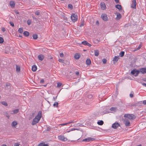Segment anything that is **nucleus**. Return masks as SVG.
<instances>
[{
	"instance_id": "40",
	"label": "nucleus",
	"mask_w": 146,
	"mask_h": 146,
	"mask_svg": "<svg viewBox=\"0 0 146 146\" xmlns=\"http://www.w3.org/2000/svg\"><path fill=\"white\" fill-rule=\"evenodd\" d=\"M102 62L104 64H105L107 62V60L105 59L104 58L102 59Z\"/></svg>"
},
{
	"instance_id": "38",
	"label": "nucleus",
	"mask_w": 146,
	"mask_h": 146,
	"mask_svg": "<svg viewBox=\"0 0 146 146\" xmlns=\"http://www.w3.org/2000/svg\"><path fill=\"white\" fill-rule=\"evenodd\" d=\"M3 41L4 40L3 38L2 37H0V43H3Z\"/></svg>"
},
{
	"instance_id": "56",
	"label": "nucleus",
	"mask_w": 146,
	"mask_h": 146,
	"mask_svg": "<svg viewBox=\"0 0 146 146\" xmlns=\"http://www.w3.org/2000/svg\"><path fill=\"white\" fill-rule=\"evenodd\" d=\"M115 2L117 3H119V0H114Z\"/></svg>"
},
{
	"instance_id": "52",
	"label": "nucleus",
	"mask_w": 146,
	"mask_h": 146,
	"mask_svg": "<svg viewBox=\"0 0 146 146\" xmlns=\"http://www.w3.org/2000/svg\"><path fill=\"white\" fill-rule=\"evenodd\" d=\"M143 103L145 105H146V100L143 101Z\"/></svg>"
},
{
	"instance_id": "36",
	"label": "nucleus",
	"mask_w": 146,
	"mask_h": 146,
	"mask_svg": "<svg viewBox=\"0 0 146 146\" xmlns=\"http://www.w3.org/2000/svg\"><path fill=\"white\" fill-rule=\"evenodd\" d=\"M68 7L69 9H72L73 7H72V5H71V4H69L68 5Z\"/></svg>"
},
{
	"instance_id": "18",
	"label": "nucleus",
	"mask_w": 146,
	"mask_h": 146,
	"mask_svg": "<svg viewBox=\"0 0 146 146\" xmlns=\"http://www.w3.org/2000/svg\"><path fill=\"white\" fill-rule=\"evenodd\" d=\"M116 110V108L114 107H111L110 109V111H109V112H112L113 111H115Z\"/></svg>"
},
{
	"instance_id": "42",
	"label": "nucleus",
	"mask_w": 146,
	"mask_h": 146,
	"mask_svg": "<svg viewBox=\"0 0 146 146\" xmlns=\"http://www.w3.org/2000/svg\"><path fill=\"white\" fill-rule=\"evenodd\" d=\"M9 23L13 27H14V24L13 23V22H10Z\"/></svg>"
},
{
	"instance_id": "31",
	"label": "nucleus",
	"mask_w": 146,
	"mask_h": 146,
	"mask_svg": "<svg viewBox=\"0 0 146 146\" xmlns=\"http://www.w3.org/2000/svg\"><path fill=\"white\" fill-rule=\"evenodd\" d=\"M58 102H55L53 104V106L55 107H57L58 106Z\"/></svg>"
},
{
	"instance_id": "41",
	"label": "nucleus",
	"mask_w": 146,
	"mask_h": 146,
	"mask_svg": "<svg viewBox=\"0 0 146 146\" xmlns=\"http://www.w3.org/2000/svg\"><path fill=\"white\" fill-rule=\"evenodd\" d=\"M84 25V21H82V22L81 24L80 25V27H82Z\"/></svg>"
},
{
	"instance_id": "6",
	"label": "nucleus",
	"mask_w": 146,
	"mask_h": 146,
	"mask_svg": "<svg viewBox=\"0 0 146 146\" xmlns=\"http://www.w3.org/2000/svg\"><path fill=\"white\" fill-rule=\"evenodd\" d=\"M124 117H125V118H127V119H133V116L132 115L129 114H125L124 115Z\"/></svg>"
},
{
	"instance_id": "20",
	"label": "nucleus",
	"mask_w": 146,
	"mask_h": 146,
	"mask_svg": "<svg viewBox=\"0 0 146 146\" xmlns=\"http://www.w3.org/2000/svg\"><path fill=\"white\" fill-rule=\"evenodd\" d=\"M17 123L16 121H13L11 124V125L12 127H15L16 125H17Z\"/></svg>"
},
{
	"instance_id": "25",
	"label": "nucleus",
	"mask_w": 146,
	"mask_h": 146,
	"mask_svg": "<svg viewBox=\"0 0 146 146\" xmlns=\"http://www.w3.org/2000/svg\"><path fill=\"white\" fill-rule=\"evenodd\" d=\"M29 33L27 31H25L23 33V35L24 36H27L29 35Z\"/></svg>"
},
{
	"instance_id": "27",
	"label": "nucleus",
	"mask_w": 146,
	"mask_h": 146,
	"mask_svg": "<svg viewBox=\"0 0 146 146\" xmlns=\"http://www.w3.org/2000/svg\"><path fill=\"white\" fill-rule=\"evenodd\" d=\"M6 87L5 88L6 89H8L9 88H10V84L8 83H7L6 84Z\"/></svg>"
},
{
	"instance_id": "26",
	"label": "nucleus",
	"mask_w": 146,
	"mask_h": 146,
	"mask_svg": "<svg viewBox=\"0 0 146 146\" xmlns=\"http://www.w3.org/2000/svg\"><path fill=\"white\" fill-rule=\"evenodd\" d=\"M119 59V56H115V57L113 58V61H114L115 62H117Z\"/></svg>"
},
{
	"instance_id": "13",
	"label": "nucleus",
	"mask_w": 146,
	"mask_h": 146,
	"mask_svg": "<svg viewBox=\"0 0 146 146\" xmlns=\"http://www.w3.org/2000/svg\"><path fill=\"white\" fill-rule=\"evenodd\" d=\"M139 71L142 74L146 73V67L145 68H142L139 70Z\"/></svg>"
},
{
	"instance_id": "22",
	"label": "nucleus",
	"mask_w": 146,
	"mask_h": 146,
	"mask_svg": "<svg viewBox=\"0 0 146 146\" xmlns=\"http://www.w3.org/2000/svg\"><path fill=\"white\" fill-rule=\"evenodd\" d=\"M86 62V64L88 65H90L91 64V61L90 59H87Z\"/></svg>"
},
{
	"instance_id": "43",
	"label": "nucleus",
	"mask_w": 146,
	"mask_h": 146,
	"mask_svg": "<svg viewBox=\"0 0 146 146\" xmlns=\"http://www.w3.org/2000/svg\"><path fill=\"white\" fill-rule=\"evenodd\" d=\"M67 124H68V123H62L60 124V125H62V126H64L67 125Z\"/></svg>"
},
{
	"instance_id": "45",
	"label": "nucleus",
	"mask_w": 146,
	"mask_h": 146,
	"mask_svg": "<svg viewBox=\"0 0 146 146\" xmlns=\"http://www.w3.org/2000/svg\"><path fill=\"white\" fill-rule=\"evenodd\" d=\"M35 14L37 15H38L40 13L39 11H36L35 12Z\"/></svg>"
},
{
	"instance_id": "59",
	"label": "nucleus",
	"mask_w": 146,
	"mask_h": 146,
	"mask_svg": "<svg viewBox=\"0 0 146 146\" xmlns=\"http://www.w3.org/2000/svg\"><path fill=\"white\" fill-rule=\"evenodd\" d=\"M44 82V80L43 79H42L41 80L40 82Z\"/></svg>"
},
{
	"instance_id": "60",
	"label": "nucleus",
	"mask_w": 146,
	"mask_h": 146,
	"mask_svg": "<svg viewBox=\"0 0 146 146\" xmlns=\"http://www.w3.org/2000/svg\"><path fill=\"white\" fill-rule=\"evenodd\" d=\"M76 130V129H74V128L72 129H71V130H70V131H73V130Z\"/></svg>"
},
{
	"instance_id": "64",
	"label": "nucleus",
	"mask_w": 146,
	"mask_h": 146,
	"mask_svg": "<svg viewBox=\"0 0 146 146\" xmlns=\"http://www.w3.org/2000/svg\"><path fill=\"white\" fill-rule=\"evenodd\" d=\"M143 80L144 81H146V80H145V79H143Z\"/></svg>"
},
{
	"instance_id": "11",
	"label": "nucleus",
	"mask_w": 146,
	"mask_h": 146,
	"mask_svg": "<svg viewBox=\"0 0 146 146\" xmlns=\"http://www.w3.org/2000/svg\"><path fill=\"white\" fill-rule=\"evenodd\" d=\"M9 4L11 7L12 8H13L15 7V2L13 1H10V2Z\"/></svg>"
},
{
	"instance_id": "48",
	"label": "nucleus",
	"mask_w": 146,
	"mask_h": 146,
	"mask_svg": "<svg viewBox=\"0 0 146 146\" xmlns=\"http://www.w3.org/2000/svg\"><path fill=\"white\" fill-rule=\"evenodd\" d=\"M141 47V45H139V46L137 47V48L136 49V50H139V49H140V48Z\"/></svg>"
},
{
	"instance_id": "14",
	"label": "nucleus",
	"mask_w": 146,
	"mask_h": 146,
	"mask_svg": "<svg viewBox=\"0 0 146 146\" xmlns=\"http://www.w3.org/2000/svg\"><path fill=\"white\" fill-rule=\"evenodd\" d=\"M38 58L40 60L42 61L44 58V56L42 54H40L38 55Z\"/></svg>"
},
{
	"instance_id": "32",
	"label": "nucleus",
	"mask_w": 146,
	"mask_h": 146,
	"mask_svg": "<svg viewBox=\"0 0 146 146\" xmlns=\"http://www.w3.org/2000/svg\"><path fill=\"white\" fill-rule=\"evenodd\" d=\"M124 54V52L123 51H121L119 53V55L121 57H123Z\"/></svg>"
},
{
	"instance_id": "17",
	"label": "nucleus",
	"mask_w": 146,
	"mask_h": 146,
	"mask_svg": "<svg viewBox=\"0 0 146 146\" xmlns=\"http://www.w3.org/2000/svg\"><path fill=\"white\" fill-rule=\"evenodd\" d=\"M80 54L78 53H76L75 54L74 57L76 59H78L80 57Z\"/></svg>"
},
{
	"instance_id": "12",
	"label": "nucleus",
	"mask_w": 146,
	"mask_h": 146,
	"mask_svg": "<svg viewBox=\"0 0 146 146\" xmlns=\"http://www.w3.org/2000/svg\"><path fill=\"white\" fill-rule=\"evenodd\" d=\"M101 8L102 10H105L106 8V7L105 4L104 2L101 3H100Z\"/></svg>"
},
{
	"instance_id": "58",
	"label": "nucleus",
	"mask_w": 146,
	"mask_h": 146,
	"mask_svg": "<svg viewBox=\"0 0 146 146\" xmlns=\"http://www.w3.org/2000/svg\"><path fill=\"white\" fill-rule=\"evenodd\" d=\"M57 97V96H56V97H53V99H54V101H55V100L56 99Z\"/></svg>"
},
{
	"instance_id": "4",
	"label": "nucleus",
	"mask_w": 146,
	"mask_h": 146,
	"mask_svg": "<svg viewBox=\"0 0 146 146\" xmlns=\"http://www.w3.org/2000/svg\"><path fill=\"white\" fill-rule=\"evenodd\" d=\"M95 140V139L91 137H88L87 138H86L85 139H84L82 140V141L83 142H90L91 141H93Z\"/></svg>"
},
{
	"instance_id": "55",
	"label": "nucleus",
	"mask_w": 146,
	"mask_h": 146,
	"mask_svg": "<svg viewBox=\"0 0 146 146\" xmlns=\"http://www.w3.org/2000/svg\"><path fill=\"white\" fill-rule=\"evenodd\" d=\"M15 13L17 14H19V12L16 10L15 11Z\"/></svg>"
},
{
	"instance_id": "7",
	"label": "nucleus",
	"mask_w": 146,
	"mask_h": 146,
	"mask_svg": "<svg viewBox=\"0 0 146 146\" xmlns=\"http://www.w3.org/2000/svg\"><path fill=\"white\" fill-rule=\"evenodd\" d=\"M136 0H133L131 4V7L133 9L136 8Z\"/></svg>"
},
{
	"instance_id": "57",
	"label": "nucleus",
	"mask_w": 146,
	"mask_h": 146,
	"mask_svg": "<svg viewBox=\"0 0 146 146\" xmlns=\"http://www.w3.org/2000/svg\"><path fill=\"white\" fill-rule=\"evenodd\" d=\"M76 75H78L79 74V72H76Z\"/></svg>"
},
{
	"instance_id": "44",
	"label": "nucleus",
	"mask_w": 146,
	"mask_h": 146,
	"mask_svg": "<svg viewBox=\"0 0 146 146\" xmlns=\"http://www.w3.org/2000/svg\"><path fill=\"white\" fill-rule=\"evenodd\" d=\"M19 145L18 143H15L14 144V146H19Z\"/></svg>"
},
{
	"instance_id": "53",
	"label": "nucleus",
	"mask_w": 146,
	"mask_h": 146,
	"mask_svg": "<svg viewBox=\"0 0 146 146\" xmlns=\"http://www.w3.org/2000/svg\"><path fill=\"white\" fill-rule=\"evenodd\" d=\"M91 44H90L88 42L87 43V46H91Z\"/></svg>"
},
{
	"instance_id": "37",
	"label": "nucleus",
	"mask_w": 146,
	"mask_h": 146,
	"mask_svg": "<svg viewBox=\"0 0 146 146\" xmlns=\"http://www.w3.org/2000/svg\"><path fill=\"white\" fill-rule=\"evenodd\" d=\"M1 103L2 104L4 105L5 106H7L8 105L7 103L5 102H1Z\"/></svg>"
},
{
	"instance_id": "9",
	"label": "nucleus",
	"mask_w": 146,
	"mask_h": 146,
	"mask_svg": "<svg viewBox=\"0 0 146 146\" xmlns=\"http://www.w3.org/2000/svg\"><path fill=\"white\" fill-rule=\"evenodd\" d=\"M120 126V125L117 122H115L113 123L112 125V127L115 129H116Z\"/></svg>"
},
{
	"instance_id": "16",
	"label": "nucleus",
	"mask_w": 146,
	"mask_h": 146,
	"mask_svg": "<svg viewBox=\"0 0 146 146\" xmlns=\"http://www.w3.org/2000/svg\"><path fill=\"white\" fill-rule=\"evenodd\" d=\"M121 15L119 13H117V17L115 19L117 20H119L121 18Z\"/></svg>"
},
{
	"instance_id": "62",
	"label": "nucleus",
	"mask_w": 146,
	"mask_h": 146,
	"mask_svg": "<svg viewBox=\"0 0 146 146\" xmlns=\"http://www.w3.org/2000/svg\"><path fill=\"white\" fill-rule=\"evenodd\" d=\"M1 146H6V145L5 144L2 145Z\"/></svg>"
},
{
	"instance_id": "46",
	"label": "nucleus",
	"mask_w": 146,
	"mask_h": 146,
	"mask_svg": "<svg viewBox=\"0 0 146 146\" xmlns=\"http://www.w3.org/2000/svg\"><path fill=\"white\" fill-rule=\"evenodd\" d=\"M60 56L61 57H62L64 56L63 54L62 53H61L60 54Z\"/></svg>"
},
{
	"instance_id": "1",
	"label": "nucleus",
	"mask_w": 146,
	"mask_h": 146,
	"mask_svg": "<svg viewBox=\"0 0 146 146\" xmlns=\"http://www.w3.org/2000/svg\"><path fill=\"white\" fill-rule=\"evenodd\" d=\"M42 117V112L39 111L37 115L35 116V117L33 119L32 124L33 125H35L38 123L40 121Z\"/></svg>"
},
{
	"instance_id": "49",
	"label": "nucleus",
	"mask_w": 146,
	"mask_h": 146,
	"mask_svg": "<svg viewBox=\"0 0 146 146\" xmlns=\"http://www.w3.org/2000/svg\"><path fill=\"white\" fill-rule=\"evenodd\" d=\"M2 31L3 32H5V28L4 27L2 28Z\"/></svg>"
},
{
	"instance_id": "5",
	"label": "nucleus",
	"mask_w": 146,
	"mask_h": 146,
	"mask_svg": "<svg viewBox=\"0 0 146 146\" xmlns=\"http://www.w3.org/2000/svg\"><path fill=\"white\" fill-rule=\"evenodd\" d=\"M58 139L63 141H65L67 140V139L63 135H60L58 136Z\"/></svg>"
},
{
	"instance_id": "50",
	"label": "nucleus",
	"mask_w": 146,
	"mask_h": 146,
	"mask_svg": "<svg viewBox=\"0 0 146 146\" xmlns=\"http://www.w3.org/2000/svg\"><path fill=\"white\" fill-rule=\"evenodd\" d=\"M133 96V94H132L131 93L129 94V96L131 98H132Z\"/></svg>"
},
{
	"instance_id": "3",
	"label": "nucleus",
	"mask_w": 146,
	"mask_h": 146,
	"mask_svg": "<svg viewBox=\"0 0 146 146\" xmlns=\"http://www.w3.org/2000/svg\"><path fill=\"white\" fill-rule=\"evenodd\" d=\"M139 72V70L136 69H134L131 71V73L132 75H133L134 76L136 77L137 76Z\"/></svg>"
},
{
	"instance_id": "28",
	"label": "nucleus",
	"mask_w": 146,
	"mask_h": 146,
	"mask_svg": "<svg viewBox=\"0 0 146 146\" xmlns=\"http://www.w3.org/2000/svg\"><path fill=\"white\" fill-rule=\"evenodd\" d=\"M103 123L104 122L102 120L98 121L97 122L98 124L100 125H102L103 124Z\"/></svg>"
},
{
	"instance_id": "47",
	"label": "nucleus",
	"mask_w": 146,
	"mask_h": 146,
	"mask_svg": "<svg viewBox=\"0 0 146 146\" xmlns=\"http://www.w3.org/2000/svg\"><path fill=\"white\" fill-rule=\"evenodd\" d=\"M63 60L62 59H59L58 60V61L61 62H63Z\"/></svg>"
},
{
	"instance_id": "10",
	"label": "nucleus",
	"mask_w": 146,
	"mask_h": 146,
	"mask_svg": "<svg viewBox=\"0 0 146 146\" xmlns=\"http://www.w3.org/2000/svg\"><path fill=\"white\" fill-rule=\"evenodd\" d=\"M124 122L126 126H129L130 125L129 121L127 118H125L124 120Z\"/></svg>"
},
{
	"instance_id": "34",
	"label": "nucleus",
	"mask_w": 146,
	"mask_h": 146,
	"mask_svg": "<svg viewBox=\"0 0 146 146\" xmlns=\"http://www.w3.org/2000/svg\"><path fill=\"white\" fill-rule=\"evenodd\" d=\"M33 36V38L34 39H36L37 38V35L36 34H34Z\"/></svg>"
},
{
	"instance_id": "19",
	"label": "nucleus",
	"mask_w": 146,
	"mask_h": 146,
	"mask_svg": "<svg viewBox=\"0 0 146 146\" xmlns=\"http://www.w3.org/2000/svg\"><path fill=\"white\" fill-rule=\"evenodd\" d=\"M36 69L37 66L35 65H34L32 67V70L33 72L36 71Z\"/></svg>"
},
{
	"instance_id": "30",
	"label": "nucleus",
	"mask_w": 146,
	"mask_h": 146,
	"mask_svg": "<svg viewBox=\"0 0 146 146\" xmlns=\"http://www.w3.org/2000/svg\"><path fill=\"white\" fill-rule=\"evenodd\" d=\"M18 31L20 33H22L23 32V28H19L18 30Z\"/></svg>"
},
{
	"instance_id": "54",
	"label": "nucleus",
	"mask_w": 146,
	"mask_h": 146,
	"mask_svg": "<svg viewBox=\"0 0 146 146\" xmlns=\"http://www.w3.org/2000/svg\"><path fill=\"white\" fill-rule=\"evenodd\" d=\"M141 83L142 84L143 86H145L146 87V84L144 83Z\"/></svg>"
},
{
	"instance_id": "35",
	"label": "nucleus",
	"mask_w": 146,
	"mask_h": 146,
	"mask_svg": "<svg viewBox=\"0 0 146 146\" xmlns=\"http://www.w3.org/2000/svg\"><path fill=\"white\" fill-rule=\"evenodd\" d=\"M88 42H87L84 41L82 42V44H83L85 45H87Z\"/></svg>"
},
{
	"instance_id": "21",
	"label": "nucleus",
	"mask_w": 146,
	"mask_h": 146,
	"mask_svg": "<svg viewBox=\"0 0 146 146\" xmlns=\"http://www.w3.org/2000/svg\"><path fill=\"white\" fill-rule=\"evenodd\" d=\"M16 71L17 72H19L20 71V67L19 66L16 65Z\"/></svg>"
},
{
	"instance_id": "24",
	"label": "nucleus",
	"mask_w": 146,
	"mask_h": 146,
	"mask_svg": "<svg viewBox=\"0 0 146 146\" xmlns=\"http://www.w3.org/2000/svg\"><path fill=\"white\" fill-rule=\"evenodd\" d=\"M99 54V51L98 50H96L94 51V54L96 56H98Z\"/></svg>"
},
{
	"instance_id": "51",
	"label": "nucleus",
	"mask_w": 146,
	"mask_h": 146,
	"mask_svg": "<svg viewBox=\"0 0 146 146\" xmlns=\"http://www.w3.org/2000/svg\"><path fill=\"white\" fill-rule=\"evenodd\" d=\"M74 121H70L68 122H67L68 123V124H69V123H74Z\"/></svg>"
},
{
	"instance_id": "23",
	"label": "nucleus",
	"mask_w": 146,
	"mask_h": 146,
	"mask_svg": "<svg viewBox=\"0 0 146 146\" xmlns=\"http://www.w3.org/2000/svg\"><path fill=\"white\" fill-rule=\"evenodd\" d=\"M48 144H45L44 143H41L39 144L38 146H48Z\"/></svg>"
},
{
	"instance_id": "63",
	"label": "nucleus",
	"mask_w": 146,
	"mask_h": 146,
	"mask_svg": "<svg viewBox=\"0 0 146 146\" xmlns=\"http://www.w3.org/2000/svg\"><path fill=\"white\" fill-rule=\"evenodd\" d=\"M137 146H141V145H139Z\"/></svg>"
},
{
	"instance_id": "39",
	"label": "nucleus",
	"mask_w": 146,
	"mask_h": 146,
	"mask_svg": "<svg viewBox=\"0 0 146 146\" xmlns=\"http://www.w3.org/2000/svg\"><path fill=\"white\" fill-rule=\"evenodd\" d=\"M27 23L28 25H30L31 23V20H28L27 21Z\"/></svg>"
},
{
	"instance_id": "29",
	"label": "nucleus",
	"mask_w": 146,
	"mask_h": 146,
	"mask_svg": "<svg viewBox=\"0 0 146 146\" xmlns=\"http://www.w3.org/2000/svg\"><path fill=\"white\" fill-rule=\"evenodd\" d=\"M115 7L119 9H121V5H115Z\"/></svg>"
},
{
	"instance_id": "15",
	"label": "nucleus",
	"mask_w": 146,
	"mask_h": 146,
	"mask_svg": "<svg viewBox=\"0 0 146 146\" xmlns=\"http://www.w3.org/2000/svg\"><path fill=\"white\" fill-rule=\"evenodd\" d=\"M19 111V110L18 109L15 110L13 111H11L10 113L12 114H16L18 113Z\"/></svg>"
},
{
	"instance_id": "61",
	"label": "nucleus",
	"mask_w": 146,
	"mask_h": 146,
	"mask_svg": "<svg viewBox=\"0 0 146 146\" xmlns=\"http://www.w3.org/2000/svg\"><path fill=\"white\" fill-rule=\"evenodd\" d=\"M92 96L91 95H90L89 96V97L90 98H91L92 97Z\"/></svg>"
},
{
	"instance_id": "2",
	"label": "nucleus",
	"mask_w": 146,
	"mask_h": 146,
	"mask_svg": "<svg viewBox=\"0 0 146 146\" xmlns=\"http://www.w3.org/2000/svg\"><path fill=\"white\" fill-rule=\"evenodd\" d=\"M78 16L75 14H72L71 16V19L73 22H75L78 19Z\"/></svg>"
},
{
	"instance_id": "33",
	"label": "nucleus",
	"mask_w": 146,
	"mask_h": 146,
	"mask_svg": "<svg viewBox=\"0 0 146 146\" xmlns=\"http://www.w3.org/2000/svg\"><path fill=\"white\" fill-rule=\"evenodd\" d=\"M62 85V83L60 82H58L57 83V87L60 88Z\"/></svg>"
},
{
	"instance_id": "8",
	"label": "nucleus",
	"mask_w": 146,
	"mask_h": 146,
	"mask_svg": "<svg viewBox=\"0 0 146 146\" xmlns=\"http://www.w3.org/2000/svg\"><path fill=\"white\" fill-rule=\"evenodd\" d=\"M102 18L104 21H107L108 20L107 15L106 14L102 13L101 16Z\"/></svg>"
}]
</instances>
